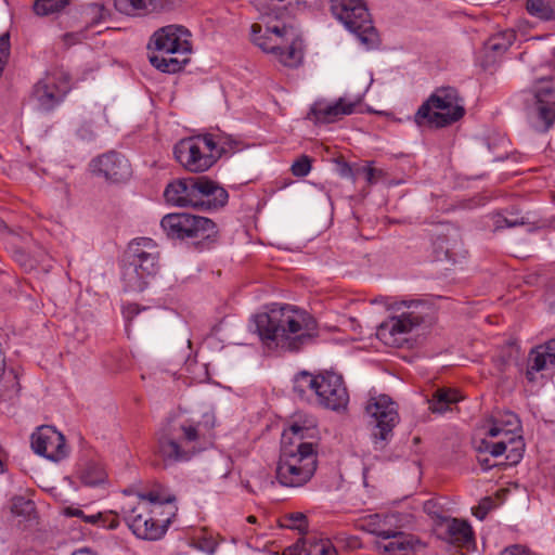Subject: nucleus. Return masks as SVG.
Returning a JSON list of instances; mask_svg holds the SVG:
<instances>
[{
  "label": "nucleus",
  "instance_id": "f257e3e1",
  "mask_svg": "<svg viewBox=\"0 0 555 555\" xmlns=\"http://www.w3.org/2000/svg\"><path fill=\"white\" fill-rule=\"evenodd\" d=\"M317 436L313 421L295 422L283 431L284 447L276 466V479L282 486L301 487L313 477L318 467Z\"/></svg>",
  "mask_w": 555,
  "mask_h": 555
},
{
  "label": "nucleus",
  "instance_id": "f03ea898",
  "mask_svg": "<svg viewBox=\"0 0 555 555\" xmlns=\"http://www.w3.org/2000/svg\"><path fill=\"white\" fill-rule=\"evenodd\" d=\"M261 23L250 26V41L282 66L296 68L304 62L305 43L300 31L281 21L282 12L272 3L260 10Z\"/></svg>",
  "mask_w": 555,
  "mask_h": 555
},
{
  "label": "nucleus",
  "instance_id": "7ed1b4c3",
  "mask_svg": "<svg viewBox=\"0 0 555 555\" xmlns=\"http://www.w3.org/2000/svg\"><path fill=\"white\" fill-rule=\"evenodd\" d=\"M256 331L269 347L296 351L314 335L317 323L305 310L281 306L255 317Z\"/></svg>",
  "mask_w": 555,
  "mask_h": 555
},
{
  "label": "nucleus",
  "instance_id": "20e7f679",
  "mask_svg": "<svg viewBox=\"0 0 555 555\" xmlns=\"http://www.w3.org/2000/svg\"><path fill=\"white\" fill-rule=\"evenodd\" d=\"M206 447V425L184 413L167 417L156 433V454L166 466L189 462Z\"/></svg>",
  "mask_w": 555,
  "mask_h": 555
},
{
  "label": "nucleus",
  "instance_id": "39448f33",
  "mask_svg": "<svg viewBox=\"0 0 555 555\" xmlns=\"http://www.w3.org/2000/svg\"><path fill=\"white\" fill-rule=\"evenodd\" d=\"M191 34L182 26L168 25L151 37L149 61L158 70L173 74L190 62Z\"/></svg>",
  "mask_w": 555,
  "mask_h": 555
},
{
  "label": "nucleus",
  "instance_id": "423d86ee",
  "mask_svg": "<svg viewBox=\"0 0 555 555\" xmlns=\"http://www.w3.org/2000/svg\"><path fill=\"white\" fill-rule=\"evenodd\" d=\"M294 391L306 400L314 396L318 404L333 411L345 409L349 402L343 376L330 371L318 375L308 372L297 374L294 378Z\"/></svg>",
  "mask_w": 555,
  "mask_h": 555
},
{
  "label": "nucleus",
  "instance_id": "0eeeda50",
  "mask_svg": "<svg viewBox=\"0 0 555 555\" xmlns=\"http://www.w3.org/2000/svg\"><path fill=\"white\" fill-rule=\"evenodd\" d=\"M420 301H400L392 306L393 314L384 321L376 331L377 338L389 347H402L411 333L423 322Z\"/></svg>",
  "mask_w": 555,
  "mask_h": 555
},
{
  "label": "nucleus",
  "instance_id": "6e6552de",
  "mask_svg": "<svg viewBox=\"0 0 555 555\" xmlns=\"http://www.w3.org/2000/svg\"><path fill=\"white\" fill-rule=\"evenodd\" d=\"M465 113L463 101L453 88L437 90L415 114L418 126L446 127L461 119Z\"/></svg>",
  "mask_w": 555,
  "mask_h": 555
},
{
  "label": "nucleus",
  "instance_id": "1a4fd4ad",
  "mask_svg": "<svg viewBox=\"0 0 555 555\" xmlns=\"http://www.w3.org/2000/svg\"><path fill=\"white\" fill-rule=\"evenodd\" d=\"M365 412L374 426L371 434L374 449L384 450L400 421L397 403L387 395L373 396L365 405Z\"/></svg>",
  "mask_w": 555,
  "mask_h": 555
},
{
  "label": "nucleus",
  "instance_id": "9d476101",
  "mask_svg": "<svg viewBox=\"0 0 555 555\" xmlns=\"http://www.w3.org/2000/svg\"><path fill=\"white\" fill-rule=\"evenodd\" d=\"M532 100L527 115L532 128L547 132L555 124V86L552 80L542 79L532 88Z\"/></svg>",
  "mask_w": 555,
  "mask_h": 555
},
{
  "label": "nucleus",
  "instance_id": "9b49d317",
  "mask_svg": "<svg viewBox=\"0 0 555 555\" xmlns=\"http://www.w3.org/2000/svg\"><path fill=\"white\" fill-rule=\"evenodd\" d=\"M333 15L347 29L358 35L363 43L373 41L375 31L370 13L362 0H330Z\"/></svg>",
  "mask_w": 555,
  "mask_h": 555
},
{
  "label": "nucleus",
  "instance_id": "f8f14e48",
  "mask_svg": "<svg viewBox=\"0 0 555 555\" xmlns=\"http://www.w3.org/2000/svg\"><path fill=\"white\" fill-rule=\"evenodd\" d=\"M164 196L167 203L175 206L203 207L208 197V178L197 177L176 180L166 186Z\"/></svg>",
  "mask_w": 555,
  "mask_h": 555
},
{
  "label": "nucleus",
  "instance_id": "ddd939ff",
  "mask_svg": "<svg viewBox=\"0 0 555 555\" xmlns=\"http://www.w3.org/2000/svg\"><path fill=\"white\" fill-rule=\"evenodd\" d=\"M208 134L180 140L173 149L177 162L190 172H204L208 169Z\"/></svg>",
  "mask_w": 555,
  "mask_h": 555
},
{
  "label": "nucleus",
  "instance_id": "4468645a",
  "mask_svg": "<svg viewBox=\"0 0 555 555\" xmlns=\"http://www.w3.org/2000/svg\"><path fill=\"white\" fill-rule=\"evenodd\" d=\"M160 225L166 235L173 240L197 237L208 225V219L191 214H168L163 217Z\"/></svg>",
  "mask_w": 555,
  "mask_h": 555
},
{
  "label": "nucleus",
  "instance_id": "2eb2a0df",
  "mask_svg": "<svg viewBox=\"0 0 555 555\" xmlns=\"http://www.w3.org/2000/svg\"><path fill=\"white\" fill-rule=\"evenodd\" d=\"M485 437L479 441L476 449L479 453H489L494 457L501 456L506 451L507 459L512 463H517L522 457L524 441L519 433L513 431V439H507V435L499 434L489 435V426H485Z\"/></svg>",
  "mask_w": 555,
  "mask_h": 555
},
{
  "label": "nucleus",
  "instance_id": "dca6fc26",
  "mask_svg": "<svg viewBox=\"0 0 555 555\" xmlns=\"http://www.w3.org/2000/svg\"><path fill=\"white\" fill-rule=\"evenodd\" d=\"M31 448L52 462H60L67 455L64 436L51 426H41L31 435Z\"/></svg>",
  "mask_w": 555,
  "mask_h": 555
},
{
  "label": "nucleus",
  "instance_id": "f3484780",
  "mask_svg": "<svg viewBox=\"0 0 555 555\" xmlns=\"http://www.w3.org/2000/svg\"><path fill=\"white\" fill-rule=\"evenodd\" d=\"M361 99L349 100L339 98L333 103L325 101H317L310 109L309 118L314 122L330 124L341 119L346 115L354 113L356 107L360 104Z\"/></svg>",
  "mask_w": 555,
  "mask_h": 555
},
{
  "label": "nucleus",
  "instance_id": "a211bd4d",
  "mask_svg": "<svg viewBox=\"0 0 555 555\" xmlns=\"http://www.w3.org/2000/svg\"><path fill=\"white\" fill-rule=\"evenodd\" d=\"M90 168L94 175L102 176L113 182L124 181L131 175L130 164L116 152H108L93 159Z\"/></svg>",
  "mask_w": 555,
  "mask_h": 555
},
{
  "label": "nucleus",
  "instance_id": "6ab92c4d",
  "mask_svg": "<svg viewBox=\"0 0 555 555\" xmlns=\"http://www.w3.org/2000/svg\"><path fill=\"white\" fill-rule=\"evenodd\" d=\"M128 254L135 261L145 278L153 276L158 271L159 254L152 238L139 237L129 245Z\"/></svg>",
  "mask_w": 555,
  "mask_h": 555
},
{
  "label": "nucleus",
  "instance_id": "aec40b11",
  "mask_svg": "<svg viewBox=\"0 0 555 555\" xmlns=\"http://www.w3.org/2000/svg\"><path fill=\"white\" fill-rule=\"evenodd\" d=\"M68 90L67 81L57 83L56 76L49 74L36 83L33 95L39 108L50 111L63 100Z\"/></svg>",
  "mask_w": 555,
  "mask_h": 555
},
{
  "label": "nucleus",
  "instance_id": "412c9836",
  "mask_svg": "<svg viewBox=\"0 0 555 555\" xmlns=\"http://www.w3.org/2000/svg\"><path fill=\"white\" fill-rule=\"evenodd\" d=\"M121 511L129 528L138 538L154 540V537L157 534L155 529H147V527L143 525V521L151 516L149 505L143 502V500H138L135 503L128 502L122 506Z\"/></svg>",
  "mask_w": 555,
  "mask_h": 555
},
{
  "label": "nucleus",
  "instance_id": "4be33fe9",
  "mask_svg": "<svg viewBox=\"0 0 555 555\" xmlns=\"http://www.w3.org/2000/svg\"><path fill=\"white\" fill-rule=\"evenodd\" d=\"M447 540L459 546L469 548L475 543L470 525L463 519L447 518L443 521Z\"/></svg>",
  "mask_w": 555,
  "mask_h": 555
},
{
  "label": "nucleus",
  "instance_id": "5701e85b",
  "mask_svg": "<svg viewBox=\"0 0 555 555\" xmlns=\"http://www.w3.org/2000/svg\"><path fill=\"white\" fill-rule=\"evenodd\" d=\"M395 527H401L397 514L379 515L373 514L365 518L362 528L367 532L375 534L383 540H388L390 531Z\"/></svg>",
  "mask_w": 555,
  "mask_h": 555
},
{
  "label": "nucleus",
  "instance_id": "b1692460",
  "mask_svg": "<svg viewBox=\"0 0 555 555\" xmlns=\"http://www.w3.org/2000/svg\"><path fill=\"white\" fill-rule=\"evenodd\" d=\"M400 527H395L390 531L389 539L385 542H378L377 548L390 555H401L414 548V540L412 537L401 532Z\"/></svg>",
  "mask_w": 555,
  "mask_h": 555
},
{
  "label": "nucleus",
  "instance_id": "393cba45",
  "mask_svg": "<svg viewBox=\"0 0 555 555\" xmlns=\"http://www.w3.org/2000/svg\"><path fill=\"white\" fill-rule=\"evenodd\" d=\"M240 150L238 142L219 130L210 132V166L223 156H230Z\"/></svg>",
  "mask_w": 555,
  "mask_h": 555
},
{
  "label": "nucleus",
  "instance_id": "a878e982",
  "mask_svg": "<svg viewBox=\"0 0 555 555\" xmlns=\"http://www.w3.org/2000/svg\"><path fill=\"white\" fill-rule=\"evenodd\" d=\"M162 0H114L116 10L129 16H142L160 7Z\"/></svg>",
  "mask_w": 555,
  "mask_h": 555
},
{
  "label": "nucleus",
  "instance_id": "bb28decb",
  "mask_svg": "<svg viewBox=\"0 0 555 555\" xmlns=\"http://www.w3.org/2000/svg\"><path fill=\"white\" fill-rule=\"evenodd\" d=\"M121 279L126 291L142 292L147 284L145 275L141 274L135 261L127 255V262L122 267Z\"/></svg>",
  "mask_w": 555,
  "mask_h": 555
},
{
  "label": "nucleus",
  "instance_id": "cd10ccee",
  "mask_svg": "<svg viewBox=\"0 0 555 555\" xmlns=\"http://www.w3.org/2000/svg\"><path fill=\"white\" fill-rule=\"evenodd\" d=\"M513 431H520V422L516 414L512 412H505L500 417H494L489 425V435L495 436L498 433L504 434L507 439H513Z\"/></svg>",
  "mask_w": 555,
  "mask_h": 555
},
{
  "label": "nucleus",
  "instance_id": "c85d7f7f",
  "mask_svg": "<svg viewBox=\"0 0 555 555\" xmlns=\"http://www.w3.org/2000/svg\"><path fill=\"white\" fill-rule=\"evenodd\" d=\"M462 396L456 389L440 388L435 391L429 401V409L434 413H444L450 409L451 404L459 402Z\"/></svg>",
  "mask_w": 555,
  "mask_h": 555
},
{
  "label": "nucleus",
  "instance_id": "c756f323",
  "mask_svg": "<svg viewBox=\"0 0 555 555\" xmlns=\"http://www.w3.org/2000/svg\"><path fill=\"white\" fill-rule=\"evenodd\" d=\"M526 9L540 21H555V0H527Z\"/></svg>",
  "mask_w": 555,
  "mask_h": 555
},
{
  "label": "nucleus",
  "instance_id": "7c9ffc66",
  "mask_svg": "<svg viewBox=\"0 0 555 555\" xmlns=\"http://www.w3.org/2000/svg\"><path fill=\"white\" fill-rule=\"evenodd\" d=\"M529 362L530 370L540 372L555 365V353H550L545 346L541 345L531 351Z\"/></svg>",
  "mask_w": 555,
  "mask_h": 555
},
{
  "label": "nucleus",
  "instance_id": "2f4dec72",
  "mask_svg": "<svg viewBox=\"0 0 555 555\" xmlns=\"http://www.w3.org/2000/svg\"><path fill=\"white\" fill-rule=\"evenodd\" d=\"M516 39L514 30L506 29L492 36L486 43V48L496 54L504 53Z\"/></svg>",
  "mask_w": 555,
  "mask_h": 555
},
{
  "label": "nucleus",
  "instance_id": "473e14b6",
  "mask_svg": "<svg viewBox=\"0 0 555 555\" xmlns=\"http://www.w3.org/2000/svg\"><path fill=\"white\" fill-rule=\"evenodd\" d=\"M80 480L85 486L96 487L106 480V474L101 466L88 464L80 474Z\"/></svg>",
  "mask_w": 555,
  "mask_h": 555
},
{
  "label": "nucleus",
  "instance_id": "72a5a7b5",
  "mask_svg": "<svg viewBox=\"0 0 555 555\" xmlns=\"http://www.w3.org/2000/svg\"><path fill=\"white\" fill-rule=\"evenodd\" d=\"M68 4V0H35L33 10L38 16H48L61 12Z\"/></svg>",
  "mask_w": 555,
  "mask_h": 555
},
{
  "label": "nucleus",
  "instance_id": "f704fd0d",
  "mask_svg": "<svg viewBox=\"0 0 555 555\" xmlns=\"http://www.w3.org/2000/svg\"><path fill=\"white\" fill-rule=\"evenodd\" d=\"M332 540L336 550L356 551L362 547V542L359 537L349 534L345 531L336 532L333 534Z\"/></svg>",
  "mask_w": 555,
  "mask_h": 555
},
{
  "label": "nucleus",
  "instance_id": "c9c22d12",
  "mask_svg": "<svg viewBox=\"0 0 555 555\" xmlns=\"http://www.w3.org/2000/svg\"><path fill=\"white\" fill-rule=\"evenodd\" d=\"M85 20L87 23L86 30L91 26L98 25L106 18L108 14L106 8L102 3H91L86 7Z\"/></svg>",
  "mask_w": 555,
  "mask_h": 555
},
{
  "label": "nucleus",
  "instance_id": "e433bc0d",
  "mask_svg": "<svg viewBox=\"0 0 555 555\" xmlns=\"http://www.w3.org/2000/svg\"><path fill=\"white\" fill-rule=\"evenodd\" d=\"M307 555H337V550L333 540H312L307 547Z\"/></svg>",
  "mask_w": 555,
  "mask_h": 555
},
{
  "label": "nucleus",
  "instance_id": "4c0bfd02",
  "mask_svg": "<svg viewBox=\"0 0 555 555\" xmlns=\"http://www.w3.org/2000/svg\"><path fill=\"white\" fill-rule=\"evenodd\" d=\"M138 500L152 504H168L175 502V495L167 493L164 489L157 488L146 493H140Z\"/></svg>",
  "mask_w": 555,
  "mask_h": 555
},
{
  "label": "nucleus",
  "instance_id": "58836bf2",
  "mask_svg": "<svg viewBox=\"0 0 555 555\" xmlns=\"http://www.w3.org/2000/svg\"><path fill=\"white\" fill-rule=\"evenodd\" d=\"M228 201V191L217 183L210 181V210L224 207Z\"/></svg>",
  "mask_w": 555,
  "mask_h": 555
},
{
  "label": "nucleus",
  "instance_id": "ea45409f",
  "mask_svg": "<svg viewBox=\"0 0 555 555\" xmlns=\"http://www.w3.org/2000/svg\"><path fill=\"white\" fill-rule=\"evenodd\" d=\"M284 526L304 532L308 528L307 517L300 512L291 513L285 516Z\"/></svg>",
  "mask_w": 555,
  "mask_h": 555
},
{
  "label": "nucleus",
  "instance_id": "a19ab883",
  "mask_svg": "<svg viewBox=\"0 0 555 555\" xmlns=\"http://www.w3.org/2000/svg\"><path fill=\"white\" fill-rule=\"evenodd\" d=\"M357 175L363 176L369 184H375L384 177V171L367 163L365 166L357 168Z\"/></svg>",
  "mask_w": 555,
  "mask_h": 555
},
{
  "label": "nucleus",
  "instance_id": "79ce46f5",
  "mask_svg": "<svg viewBox=\"0 0 555 555\" xmlns=\"http://www.w3.org/2000/svg\"><path fill=\"white\" fill-rule=\"evenodd\" d=\"M65 514L67 516L81 518L83 521H86L88 524H92V525L98 524L100 521V519H102L104 517L103 513L86 515L82 509L74 508V507H67L65 509Z\"/></svg>",
  "mask_w": 555,
  "mask_h": 555
},
{
  "label": "nucleus",
  "instance_id": "37998d69",
  "mask_svg": "<svg viewBox=\"0 0 555 555\" xmlns=\"http://www.w3.org/2000/svg\"><path fill=\"white\" fill-rule=\"evenodd\" d=\"M87 38V30L82 29L79 31L66 33L61 37V40L65 48H70L75 44L81 43Z\"/></svg>",
  "mask_w": 555,
  "mask_h": 555
},
{
  "label": "nucleus",
  "instance_id": "c03bdc74",
  "mask_svg": "<svg viewBox=\"0 0 555 555\" xmlns=\"http://www.w3.org/2000/svg\"><path fill=\"white\" fill-rule=\"evenodd\" d=\"M524 223H525L524 218H518V217L507 218L502 215H495L493 217V225H494L495 230H500L503 228H513V227L520 225Z\"/></svg>",
  "mask_w": 555,
  "mask_h": 555
},
{
  "label": "nucleus",
  "instance_id": "a18cd8bd",
  "mask_svg": "<svg viewBox=\"0 0 555 555\" xmlns=\"http://www.w3.org/2000/svg\"><path fill=\"white\" fill-rule=\"evenodd\" d=\"M292 172L296 177H306L311 170V162L307 156H302L292 165Z\"/></svg>",
  "mask_w": 555,
  "mask_h": 555
},
{
  "label": "nucleus",
  "instance_id": "49530a36",
  "mask_svg": "<svg viewBox=\"0 0 555 555\" xmlns=\"http://www.w3.org/2000/svg\"><path fill=\"white\" fill-rule=\"evenodd\" d=\"M34 509V504L24 498H17L14 500L12 511L16 514L27 513L29 514Z\"/></svg>",
  "mask_w": 555,
  "mask_h": 555
},
{
  "label": "nucleus",
  "instance_id": "de8ad7c7",
  "mask_svg": "<svg viewBox=\"0 0 555 555\" xmlns=\"http://www.w3.org/2000/svg\"><path fill=\"white\" fill-rule=\"evenodd\" d=\"M143 525L147 527V529L151 528V530L155 529L156 535L154 537V540H157L162 538L166 532V525H160L157 520H155L152 516H150L147 519L143 521Z\"/></svg>",
  "mask_w": 555,
  "mask_h": 555
},
{
  "label": "nucleus",
  "instance_id": "09e8293b",
  "mask_svg": "<svg viewBox=\"0 0 555 555\" xmlns=\"http://www.w3.org/2000/svg\"><path fill=\"white\" fill-rule=\"evenodd\" d=\"M104 517L96 525L107 529H116L119 525L117 516L113 513H103Z\"/></svg>",
  "mask_w": 555,
  "mask_h": 555
},
{
  "label": "nucleus",
  "instance_id": "8fccbe9b",
  "mask_svg": "<svg viewBox=\"0 0 555 555\" xmlns=\"http://www.w3.org/2000/svg\"><path fill=\"white\" fill-rule=\"evenodd\" d=\"M501 555H535L527 547L521 545H512L506 547Z\"/></svg>",
  "mask_w": 555,
  "mask_h": 555
},
{
  "label": "nucleus",
  "instance_id": "3c124183",
  "mask_svg": "<svg viewBox=\"0 0 555 555\" xmlns=\"http://www.w3.org/2000/svg\"><path fill=\"white\" fill-rule=\"evenodd\" d=\"M338 173L340 177L351 179L352 181H356V179L359 177V175H357V170L353 171L350 165L347 163H341L339 165Z\"/></svg>",
  "mask_w": 555,
  "mask_h": 555
},
{
  "label": "nucleus",
  "instance_id": "603ef678",
  "mask_svg": "<svg viewBox=\"0 0 555 555\" xmlns=\"http://www.w3.org/2000/svg\"><path fill=\"white\" fill-rule=\"evenodd\" d=\"M479 519H483L487 514V507L479 506L474 513Z\"/></svg>",
  "mask_w": 555,
  "mask_h": 555
},
{
  "label": "nucleus",
  "instance_id": "864d4df0",
  "mask_svg": "<svg viewBox=\"0 0 555 555\" xmlns=\"http://www.w3.org/2000/svg\"><path fill=\"white\" fill-rule=\"evenodd\" d=\"M544 346L550 351V353H555V338L546 341Z\"/></svg>",
  "mask_w": 555,
  "mask_h": 555
},
{
  "label": "nucleus",
  "instance_id": "5fc2aeb1",
  "mask_svg": "<svg viewBox=\"0 0 555 555\" xmlns=\"http://www.w3.org/2000/svg\"><path fill=\"white\" fill-rule=\"evenodd\" d=\"M435 507V504L431 501H427L424 503V511L428 514L434 513L433 508Z\"/></svg>",
  "mask_w": 555,
  "mask_h": 555
},
{
  "label": "nucleus",
  "instance_id": "6e6d98bb",
  "mask_svg": "<svg viewBox=\"0 0 555 555\" xmlns=\"http://www.w3.org/2000/svg\"><path fill=\"white\" fill-rule=\"evenodd\" d=\"M73 555H93L89 550H78L73 553Z\"/></svg>",
  "mask_w": 555,
  "mask_h": 555
},
{
  "label": "nucleus",
  "instance_id": "4d7b16f0",
  "mask_svg": "<svg viewBox=\"0 0 555 555\" xmlns=\"http://www.w3.org/2000/svg\"><path fill=\"white\" fill-rule=\"evenodd\" d=\"M296 551H297V547H295V546H294V547H288V548L285 551L284 555H286V554H288V555H295V554H296Z\"/></svg>",
  "mask_w": 555,
  "mask_h": 555
},
{
  "label": "nucleus",
  "instance_id": "13d9d810",
  "mask_svg": "<svg viewBox=\"0 0 555 555\" xmlns=\"http://www.w3.org/2000/svg\"><path fill=\"white\" fill-rule=\"evenodd\" d=\"M128 310H129L130 312H132V313H137V312H138V310H137V306H134V305H130V306L128 307Z\"/></svg>",
  "mask_w": 555,
  "mask_h": 555
},
{
  "label": "nucleus",
  "instance_id": "bf43d9fd",
  "mask_svg": "<svg viewBox=\"0 0 555 555\" xmlns=\"http://www.w3.org/2000/svg\"><path fill=\"white\" fill-rule=\"evenodd\" d=\"M481 465L485 466V469H489L491 467L488 460L481 461Z\"/></svg>",
  "mask_w": 555,
  "mask_h": 555
},
{
  "label": "nucleus",
  "instance_id": "052dcab7",
  "mask_svg": "<svg viewBox=\"0 0 555 555\" xmlns=\"http://www.w3.org/2000/svg\"><path fill=\"white\" fill-rule=\"evenodd\" d=\"M247 521L250 522V524H255L257 521L256 517L255 516H248L247 517Z\"/></svg>",
  "mask_w": 555,
  "mask_h": 555
},
{
  "label": "nucleus",
  "instance_id": "680f3d73",
  "mask_svg": "<svg viewBox=\"0 0 555 555\" xmlns=\"http://www.w3.org/2000/svg\"><path fill=\"white\" fill-rule=\"evenodd\" d=\"M4 472V464L2 462V460L0 459V473H3Z\"/></svg>",
  "mask_w": 555,
  "mask_h": 555
},
{
  "label": "nucleus",
  "instance_id": "e2e57ef3",
  "mask_svg": "<svg viewBox=\"0 0 555 555\" xmlns=\"http://www.w3.org/2000/svg\"><path fill=\"white\" fill-rule=\"evenodd\" d=\"M297 4H298V5H304V7H306V2H305V1H301V0H297Z\"/></svg>",
  "mask_w": 555,
  "mask_h": 555
},
{
  "label": "nucleus",
  "instance_id": "0e129e2a",
  "mask_svg": "<svg viewBox=\"0 0 555 555\" xmlns=\"http://www.w3.org/2000/svg\"><path fill=\"white\" fill-rule=\"evenodd\" d=\"M214 228H216V224L210 221V232L212 231Z\"/></svg>",
  "mask_w": 555,
  "mask_h": 555
}]
</instances>
